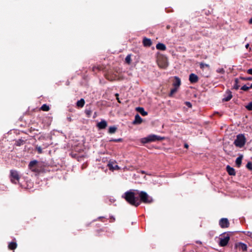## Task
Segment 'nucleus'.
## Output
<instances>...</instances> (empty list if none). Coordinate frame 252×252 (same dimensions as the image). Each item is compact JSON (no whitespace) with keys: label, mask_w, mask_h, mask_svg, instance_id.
<instances>
[{"label":"nucleus","mask_w":252,"mask_h":252,"mask_svg":"<svg viewBox=\"0 0 252 252\" xmlns=\"http://www.w3.org/2000/svg\"><path fill=\"white\" fill-rule=\"evenodd\" d=\"M189 80L191 83H195L198 81V77L195 74L191 73L189 75Z\"/></svg>","instance_id":"nucleus-11"},{"label":"nucleus","mask_w":252,"mask_h":252,"mask_svg":"<svg viewBox=\"0 0 252 252\" xmlns=\"http://www.w3.org/2000/svg\"><path fill=\"white\" fill-rule=\"evenodd\" d=\"M246 167L249 169L252 170V163L251 162H248L247 164Z\"/></svg>","instance_id":"nucleus-31"},{"label":"nucleus","mask_w":252,"mask_h":252,"mask_svg":"<svg viewBox=\"0 0 252 252\" xmlns=\"http://www.w3.org/2000/svg\"><path fill=\"white\" fill-rule=\"evenodd\" d=\"M181 85V80L178 77H174V81L173 83L174 88L171 90L170 95L171 96L174 94L178 89Z\"/></svg>","instance_id":"nucleus-7"},{"label":"nucleus","mask_w":252,"mask_h":252,"mask_svg":"<svg viewBox=\"0 0 252 252\" xmlns=\"http://www.w3.org/2000/svg\"><path fill=\"white\" fill-rule=\"evenodd\" d=\"M217 72L219 73L220 74H224L225 72V71L223 68H219L217 69Z\"/></svg>","instance_id":"nucleus-28"},{"label":"nucleus","mask_w":252,"mask_h":252,"mask_svg":"<svg viewBox=\"0 0 252 252\" xmlns=\"http://www.w3.org/2000/svg\"><path fill=\"white\" fill-rule=\"evenodd\" d=\"M240 79H242V80H244V81L252 80V77H240Z\"/></svg>","instance_id":"nucleus-33"},{"label":"nucleus","mask_w":252,"mask_h":252,"mask_svg":"<svg viewBox=\"0 0 252 252\" xmlns=\"http://www.w3.org/2000/svg\"><path fill=\"white\" fill-rule=\"evenodd\" d=\"M163 139V137H161L157 135L151 134L148 135L146 137L141 138L140 139V142L143 144H146L157 141H160Z\"/></svg>","instance_id":"nucleus-2"},{"label":"nucleus","mask_w":252,"mask_h":252,"mask_svg":"<svg viewBox=\"0 0 252 252\" xmlns=\"http://www.w3.org/2000/svg\"><path fill=\"white\" fill-rule=\"evenodd\" d=\"M142 122V118L140 117L138 114H137L135 116V120L133 122L134 124H141Z\"/></svg>","instance_id":"nucleus-15"},{"label":"nucleus","mask_w":252,"mask_h":252,"mask_svg":"<svg viewBox=\"0 0 252 252\" xmlns=\"http://www.w3.org/2000/svg\"><path fill=\"white\" fill-rule=\"evenodd\" d=\"M219 240V244L220 246L225 247L227 245L230 240V236L228 233H224L220 236Z\"/></svg>","instance_id":"nucleus-4"},{"label":"nucleus","mask_w":252,"mask_h":252,"mask_svg":"<svg viewBox=\"0 0 252 252\" xmlns=\"http://www.w3.org/2000/svg\"><path fill=\"white\" fill-rule=\"evenodd\" d=\"M126 63H127L128 64H130V63H131V57H130V55H127L126 58Z\"/></svg>","instance_id":"nucleus-27"},{"label":"nucleus","mask_w":252,"mask_h":252,"mask_svg":"<svg viewBox=\"0 0 252 252\" xmlns=\"http://www.w3.org/2000/svg\"><path fill=\"white\" fill-rule=\"evenodd\" d=\"M156 48L158 50L164 51L166 50V46L164 44L162 43H159L157 44Z\"/></svg>","instance_id":"nucleus-19"},{"label":"nucleus","mask_w":252,"mask_h":252,"mask_svg":"<svg viewBox=\"0 0 252 252\" xmlns=\"http://www.w3.org/2000/svg\"><path fill=\"white\" fill-rule=\"evenodd\" d=\"M135 195L134 192L130 190L126 192L123 197H124L126 201L130 204L137 207L140 205V201Z\"/></svg>","instance_id":"nucleus-1"},{"label":"nucleus","mask_w":252,"mask_h":252,"mask_svg":"<svg viewBox=\"0 0 252 252\" xmlns=\"http://www.w3.org/2000/svg\"><path fill=\"white\" fill-rule=\"evenodd\" d=\"M117 127L115 126H111L109 127L108 132L110 133H114L116 132Z\"/></svg>","instance_id":"nucleus-23"},{"label":"nucleus","mask_w":252,"mask_h":252,"mask_svg":"<svg viewBox=\"0 0 252 252\" xmlns=\"http://www.w3.org/2000/svg\"><path fill=\"white\" fill-rule=\"evenodd\" d=\"M49 106L46 104H43L41 107V109L44 111H48L49 110Z\"/></svg>","instance_id":"nucleus-24"},{"label":"nucleus","mask_w":252,"mask_h":252,"mask_svg":"<svg viewBox=\"0 0 252 252\" xmlns=\"http://www.w3.org/2000/svg\"><path fill=\"white\" fill-rule=\"evenodd\" d=\"M247 235L251 238H252V232H247Z\"/></svg>","instance_id":"nucleus-38"},{"label":"nucleus","mask_w":252,"mask_h":252,"mask_svg":"<svg viewBox=\"0 0 252 252\" xmlns=\"http://www.w3.org/2000/svg\"><path fill=\"white\" fill-rule=\"evenodd\" d=\"M199 65H200V67L202 69H204L205 67H208L209 68L210 67L209 64H206V63H200Z\"/></svg>","instance_id":"nucleus-25"},{"label":"nucleus","mask_w":252,"mask_h":252,"mask_svg":"<svg viewBox=\"0 0 252 252\" xmlns=\"http://www.w3.org/2000/svg\"><path fill=\"white\" fill-rule=\"evenodd\" d=\"M235 247L242 250L243 251H246L247 250V245L243 243H238L235 244Z\"/></svg>","instance_id":"nucleus-10"},{"label":"nucleus","mask_w":252,"mask_h":252,"mask_svg":"<svg viewBox=\"0 0 252 252\" xmlns=\"http://www.w3.org/2000/svg\"><path fill=\"white\" fill-rule=\"evenodd\" d=\"M246 142V139L245 136L242 134H240L237 136L234 144L236 147L242 148L245 145Z\"/></svg>","instance_id":"nucleus-3"},{"label":"nucleus","mask_w":252,"mask_h":252,"mask_svg":"<svg viewBox=\"0 0 252 252\" xmlns=\"http://www.w3.org/2000/svg\"><path fill=\"white\" fill-rule=\"evenodd\" d=\"M108 166L109 167V169L112 170L119 169V166L116 164V163L113 162H109L108 164Z\"/></svg>","instance_id":"nucleus-14"},{"label":"nucleus","mask_w":252,"mask_h":252,"mask_svg":"<svg viewBox=\"0 0 252 252\" xmlns=\"http://www.w3.org/2000/svg\"><path fill=\"white\" fill-rule=\"evenodd\" d=\"M250 89H252V84H251L249 87Z\"/></svg>","instance_id":"nucleus-42"},{"label":"nucleus","mask_w":252,"mask_h":252,"mask_svg":"<svg viewBox=\"0 0 252 252\" xmlns=\"http://www.w3.org/2000/svg\"><path fill=\"white\" fill-rule=\"evenodd\" d=\"M185 148H188V145L187 144H185Z\"/></svg>","instance_id":"nucleus-43"},{"label":"nucleus","mask_w":252,"mask_h":252,"mask_svg":"<svg viewBox=\"0 0 252 252\" xmlns=\"http://www.w3.org/2000/svg\"><path fill=\"white\" fill-rule=\"evenodd\" d=\"M111 141H115V142H120L122 141V139H112L110 140Z\"/></svg>","instance_id":"nucleus-34"},{"label":"nucleus","mask_w":252,"mask_h":252,"mask_svg":"<svg viewBox=\"0 0 252 252\" xmlns=\"http://www.w3.org/2000/svg\"><path fill=\"white\" fill-rule=\"evenodd\" d=\"M219 224L222 228H227L229 226L228 220L226 218L221 219L219 222Z\"/></svg>","instance_id":"nucleus-9"},{"label":"nucleus","mask_w":252,"mask_h":252,"mask_svg":"<svg viewBox=\"0 0 252 252\" xmlns=\"http://www.w3.org/2000/svg\"><path fill=\"white\" fill-rule=\"evenodd\" d=\"M232 94H231V93L229 92L228 93V96L225 98H224L223 99V100L225 101H229V100L231 99V98H232Z\"/></svg>","instance_id":"nucleus-26"},{"label":"nucleus","mask_w":252,"mask_h":252,"mask_svg":"<svg viewBox=\"0 0 252 252\" xmlns=\"http://www.w3.org/2000/svg\"><path fill=\"white\" fill-rule=\"evenodd\" d=\"M107 126V124L106 121L105 120H102L99 123H98L97 125V127L100 129L105 128Z\"/></svg>","instance_id":"nucleus-13"},{"label":"nucleus","mask_w":252,"mask_h":252,"mask_svg":"<svg viewBox=\"0 0 252 252\" xmlns=\"http://www.w3.org/2000/svg\"><path fill=\"white\" fill-rule=\"evenodd\" d=\"M115 95L116 96V99L118 100V102L121 103V101H120V100L119 99V94H115Z\"/></svg>","instance_id":"nucleus-37"},{"label":"nucleus","mask_w":252,"mask_h":252,"mask_svg":"<svg viewBox=\"0 0 252 252\" xmlns=\"http://www.w3.org/2000/svg\"><path fill=\"white\" fill-rule=\"evenodd\" d=\"M241 89L244 91H247L250 89V88H249V87H248L246 85H244L243 86H242L241 87Z\"/></svg>","instance_id":"nucleus-32"},{"label":"nucleus","mask_w":252,"mask_h":252,"mask_svg":"<svg viewBox=\"0 0 252 252\" xmlns=\"http://www.w3.org/2000/svg\"><path fill=\"white\" fill-rule=\"evenodd\" d=\"M246 107L249 110H252V102L249 103Z\"/></svg>","instance_id":"nucleus-30"},{"label":"nucleus","mask_w":252,"mask_h":252,"mask_svg":"<svg viewBox=\"0 0 252 252\" xmlns=\"http://www.w3.org/2000/svg\"><path fill=\"white\" fill-rule=\"evenodd\" d=\"M136 110L139 112L140 113L142 116H146L148 114V113L147 112H146L144 108L143 107H137L136 108Z\"/></svg>","instance_id":"nucleus-16"},{"label":"nucleus","mask_w":252,"mask_h":252,"mask_svg":"<svg viewBox=\"0 0 252 252\" xmlns=\"http://www.w3.org/2000/svg\"><path fill=\"white\" fill-rule=\"evenodd\" d=\"M245 47H246L247 49H248V48H249V43L247 44L246 45V46H245Z\"/></svg>","instance_id":"nucleus-39"},{"label":"nucleus","mask_w":252,"mask_h":252,"mask_svg":"<svg viewBox=\"0 0 252 252\" xmlns=\"http://www.w3.org/2000/svg\"><path fill=\"white\" fill-rule=\"evenodd\" d=\"M8 248L10 250H14V249H16V242H11L8 245Z\"/></svg>","instance_id":"nucleus-22"},{"label":"nucleus","mask_w":252,"mask_h":252,"mask_svg":"<svg viewBox=\"0 0 252 252\" xmlns=\"http://www.w3.org/2000/svg\"><path fill=\"white\" fill-rule=\"evenodd\" d=\"M29 166L30 169L33 172H38L40 171L37 164V161L36 160L31 161L29 163Z\"/></svg>","instance_id":"nucleus-8"},{"label":"nucleus","mask_w":252,"mask_h":252,"mask_svg":"<svg viewBox=\"0 0 252 252\" xmlns=\"http://www.w3.org/2000/svg\"><path fill=\"white\" fill-rule=\"evenodd\" d=\"M249 23L250 24H252V17L249 20Z\"/></svg>","instance_id":"nucleus-40"},{"label":"nucleus","mask_w":252,"mask_h":252,"mask_svg":"<svg viewBox=\"0 0 252 252\" xmlns=\"http://www.w3.org/2000/svg\"><path fill=\"white\" fill-rule=\"evenodd\" d=\"M242 158H243V156H241L236 158V164L237 165L238 167L240 166L241 163H242Z\"/></svg>","instance_id":"nucleus-20"},{"label":"nucleus","mask_w":252,"mask_h":252,"mask_svg":"<svg viewBox=\"0 0 252 252\" xmlns=\"http://www.w3.org/2000/svg\"><path fill=\"white\" fill-rule=\"evenodd\" d=\"M227 171L230 175H235V171L234 168L228 165L226 167Z\"/></svg>","instance_id":"nucleus-17"},{"label":"nucleus","mask_w":252,"mask_h":252,"mask_svg":"<svg viewBox=\"0 0 252 252\" xmlns=\"http://www.w3.org/2000/svg\"><path fill=\"white\" fill-rule=\"evenodd\" d=\"M186 105L188 106L189 107H191V104L189 102H186Z\"/></svg>","instance_id":"nucleus-36"},{"label":"nucleus","mask_w":252,"mask_h":252,"mask_svg":"<svg viewBox=\"0 0 252 252\" xmlns=\"http://www.w3.org/2000/svg\"><path fill=\"white\" fill-rule=\"evenodd\" d=\"M10 180L12 183L15 184V181H16V171L13 170H11L10 171Z\"/></svg>","instance_id":"nucleus-12"},{"label":"nucleus","mask_w":252,"mask_h":252,"mask_svg":"<svg viewBox=\"0 0 252 252\" xmlns=\"http://www.w3.org/2000/svg\"><path fill=\"white\" fill-rule=\"evenodd\" d=\"M38 152H39V153H41V148H38Z\"/></svg>","instance_id":"nucleus-41"},{"label":"nucleus","mask_w":252,"mask_h":252,"mask_svg":"<svg viewBox=\"0 0 252 252\" xmlns=\"http://www.w3.org/2000/svg\"><path fill=\"white\" fill-rule=\"evenodd\" d=\"M247 72L248 74L252 75V68L249 69Z\"/></svg>","instance_id":"nucleus-35"},{"label":"nucleus","mask_w":252,"mask_h":252,"mask_svg":"<svg viewBox=\"0 0 252 252\" xmlns=\"http://www.w3.org/2000/svg\"><path fill=\"white\" fill-rule=\"evenodd\" d=\"M139 195L141 200L144 203H150L153 202L152 198L149 196L148 194L144 191H141Z\"/></svg>","instance_id":"nucleus-6"},{"label":"nucleus","mask_w":252,"mask_h":252,"mask_svg":"<svg viewBox=\"0 0 252 252\" xmlns=\"http://www.w3.org/2000/svg\"><path fill=\"white\" fill-rule=\"evenodd\" d=\"M235 85L234 86V88L236 90H238L239 87V86L238 85V79H235Z\"/></svg>","instance_id":"nucleus-29"},{"label":"nucleus","mask_w":252,"mask_h":252,"mask_svg":"<svg viewBox=\"0 0 252 252\" xmlns=\"http://www.w3.org/2000/svg\"><path fill=\"white\" fill-rule=\"evenodd\" d=\"M143 43L145 46H150L152 44L151 40L146 38L143 39Z\"/></svg>","instance_id":"nucleus-18"},{"label":"nucleus","mask_w":252,"mask_h":252,"mask_svg":"<svg viewBox=\"0 0 252 252\" xmlns=\"http://www.w3.org/2000/svg\"><path fill=\"white\" fill-rule=\"evenodd\" d=\"M85 104V101L83 99H81L77 102V105L79 107H82Z\"/></svg>","instance_id":"nucleus-21"},{"label":"nucleus","mask_w":252,"mask_h":252,"mask_svg":"<svg viewBox=\"0 0 252 252\" xmlns=\"http://www.w3.org/2000/svg\"><path fill=\"white\" fill-rule=\"evenodd\" d=\"M158 66L161 68H166L168 65V60L166 57L163 56H159L157 60Z\"/></svg>","instance_id":"nucleus-5"}]
</instances>
